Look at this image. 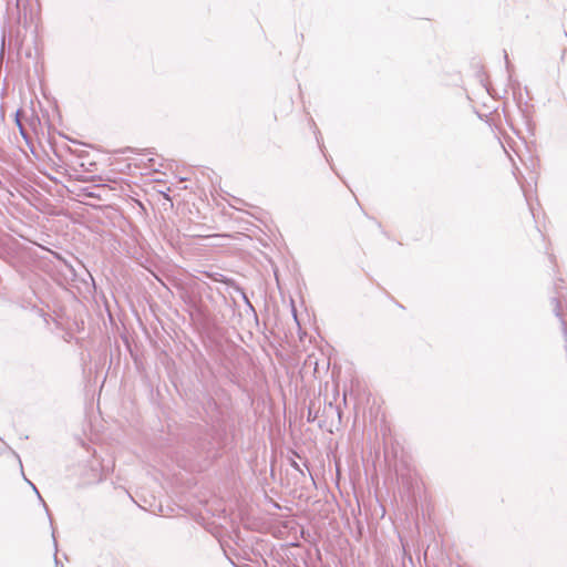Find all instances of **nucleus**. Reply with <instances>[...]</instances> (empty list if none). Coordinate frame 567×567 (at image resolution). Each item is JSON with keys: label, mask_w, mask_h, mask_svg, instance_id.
Returning <instances> with one entry per match:
<instances>
[{"label": "nucleus", "mask_w": 567, "mask_h": 567, "mask_svg": "<svg viewBox=\"0 0 567 567\" xmlns=\"http://www.w3.org/2000/svg\"><path fill=\"white\" fill-rule=\"evenodd\" d=\"M243 298H244L245 302L252 309V306H251L250 301L248 300L245 292H243Z\"/></svg>", "instance_id": "5"}, {"label": "nucleus", "mask_w": 567, "mask_h": 567, "mask_svg": "<svg viewBox=\"0 0 567 567\" xmlns=\"http://www.w3.org/2000/svg\"><path fill=\"white\" fill-rule=\"evenodd\" d=\"M551 305L554 306V311H555L556 317L560 318V316H561L560 315V302H559L558 298H553Z\"/></svg>", "instance_id": "2"}, {"label": "nucleus", "mask_w": 567, "mask_h": 567, "mask_svg": "<svg viewBox=\"0 0 567 567\" xmlns=\"http://www.w3.org/2000/svg\"><path fill=\"white\" fill-rule=\"evenodd\" d=\"M291 466H292L296 471H298V472L302 473V471H301V468H300V466H299V464H298L297 462L292 461V462H291Z\"/></svg>", "instance_id": "3"}, {"label": "nucleus", "mask_w": 567, "mask_h": 567, "mask_svg": "<svg viewBox=\"0 0 567 567\" xmlns=\"http://www.w3.org/2000/svg\"><path fill=\"white\" fill-rule=\"evenodd\" d=\"M21 114H22V111H21V110H18V111H17V113H16V123H17V125H18V127H19V131H20L21 135H22L24 138H27V132H25V130H24V127H23V125H22V123H21V121H20V115H21Z\"/></svg>", "instance_id": "1"}, {"label": "nucleus", "mask_w": 567, "mask_h": 567, "mask_svg": "<svg viewBox=\"0 0 567 567\" xmlns=\"http://www.w3.org/2000/svg\"><path fill=\"white\" fill-rule=\"evenodd\" d=\"M504 58H505V61H506V68L509 69V61H508V55H507L506 51H504Z\"/></svg>", "instance_id": "6"}, {"label": "nucleus", "mask_w": 567, "mask_h": 567, "mask_svg": "<svg viewBox=\"0 0 567 567\" xmlns=\"http://www.w3.org/2000/svg\"><path fill=\"white\" fill-rule=\"evenodd\" d=\"M307 419H308L309 422H312L316 419V415H312L311 409H309L308 417Z\"/></svg>", "instance_id": "4"}, {"label": "nucleus", "mask_w": 567, "mask_h": 567, "mask_svg": "<svg viewBox=\"0 0 567 567\" xmlns=\"http://www.w3.org/2000/svg\"><path fill=\"white\" fill-rule=\"evenodd\" d=\"M30 485H31V486H32V488L35 491V493L38 494L39 498H40V499H42V498H41V496H40V494H39V492H38V489H37V487H35V485H33L32 483H30Z\"/></svg>", "instance_id": "8"}, {"label": "nucleus", "mask_w": 567, "mask_h": 567, "mask_svg": "<svg viewBox=\"0 0 567 567\" xmlns=\"http://www.w3.org/2000/svg\"><path fill=\"white\" fill-rule=\"evenodd\" d=\"M19 1H20V0H17V7L19 6Z\"/></svg>", "instance_id": "9"}, {"label": "nucleus", "mask_w": 567, "mask_h": 567, "mask_svg": "<svg viewBox=\"0 0 567 567\" xmlns=\"http://www.w3.org/2000/svg\"><path fill=\"white\" fill-rule=\"evenodd\" d=\"M292 315H293L295 321L297 322V324H299L298 319H297V311L295 308H292Z\"/></svg>", "instance_id": "7"}]
</instances>
